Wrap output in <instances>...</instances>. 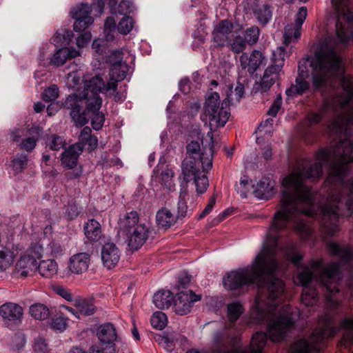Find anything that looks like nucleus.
Returning a JSON list of instances; mask_svg holds the SVG:
<instances>
[{
    "mask_svg": "<svg viewBox=\"0 0 353 353\" xmlns=\"http://www.w3.org/2000/svg\"><path fill=\"white\" fill-rule=\"evenodd\" d=\"M311 65L315 89L324 92L327 88H332L334 83L339 81L342 92L325 98L319 113L308 114L309 124L318 123L325 112L339 109L341 112L330 128L336 134L343 132V135L337 143L319 150L316 154V162L299 163L293 172L283 179L285 190L282 191L281 209L274 214L266 242L256 257H276L279 232L287 228L290 221H294V228L299 232L306 235L310 233L303 216H314V197L305 181L319 178L323 164L329 167L328 176L321 190L324 200L320 205L323 231L327 235H333L339 230V217L350 216L353 213V177L344 180L347 164L353 162V77L339 75L342 71L341 59L331 48L318 54Z\"/></svg>",
    "mask_w": 353,
    "mask_h": 353,
    "instance_id": "1",
    "label": "nucleus"
},
{
    "mask_svg": "<svg viewBox=\"0 0 353 353\" xmlns=\"http://www.w3.org/2000/svg\"><path fill=\"white\" fill-rule=\"evenodd\" d=\"M103 87V79L96 75L85 81L82 92L66 97L63 106L70 110V116L76 126L82 127L88 123L87 112H96L101 108L102 99L99 94Z\"/></svg>",
    "mask_w": 353,
    "mask_h": 353,
    "instance_id": "2",
    "label": "nucleus"
},
{
    "mask_svg": "<svg viewBox=\"0 0 353 353\" xmlns=\"http://www.w3.org/2000/svg\"><path fill=\"white\" fill-rule=\"evenodd\" d=\"M339 279V263H332L326 268H322V261H314L311 263L310 268H305L294 279V283L301 285L304 288L307 284L316 279L326 288L330 293L339 292L338 280Z\"/></svg>",
    "mask_w": 353,
    "mask_h": 353,
    "instance_id": "3",
    "label": "nucleus"
},
{
    "mask_svg": "<svg viewBox=\"0 0 353 353\" xmlns=\"http://www.w3.org/2000/svg\"><path fill=\"white\" fill-rule=\"evenodd\" d=\"M139 217L136 211L127 212L120 218L119 228L127 237L128 245L132 250L141 248L148 239L151 230L145 223L139 222Z\"/></svg>",
    "mask_w": 353,
    "mask_h": 353,
    "instance_id": "4",
    "label": "nucleus"
},
{
    "mask_svg": "<svg viewBox=\"0 0 353 353\" xmlns=\"http://www.w3.org/2000/svg\"><path fill=\"white\" fill-rule=\"evenodd\" d=\"M232 88L227 87V95L221 103L219 93H211L204 104V114L208 119L211 126L223 127L230 116V105H232Z\"/></svg>",
    "mask_w": 353,
    "mask_h": 353,
    "instance_id": "5",
    "label": "nucleus"
},
{
    "mask_svg": "<svg viewBox=\"0 0 353 353\" xmlns=\"http://www.w3.org/2000/svg\"><path fill=\"white\" fill-rule=\"evenodd\" d=\"M339 328L331 325L330 319L328 316L323 317L322 325L316 328L312 334L310 341L305 339H301L293 344L290 353H312L319 352L325 339L333 337Z\"/></svg>",
    "mask_w": 353,
    "mask_h": 353,
    "instance_id": "6",
    "label": "nucleus"
},
{
    "mask_svg": "<svg viewBox=\"0 0 353 353\" xmlns=\"http://www.w3.org/2000/svg\"><path fill=\"white\" fill-rule=\"evenodd\" d=\"M331 2L338 14L336 31L339 41L345 44L350 40L353 41V14L347 0H331Z\"/></svg>",
    "mask_w": 353,
    "mask_h": 353,
    "instance_id": "7",
    "label": "nucleus"
},
{
    "mask_svg": "<svg viewBox=\"0 0 353 353\" xmlns=\"http://www.w3.org/2000/svg\"><path fill=\"white\" fill-rule=\"evenodd\" d=\"M284 52L282 47L273 52L271 64L265 69L261 81L256 82L253 86L252 91L254 93L268 92L279 80L285 62Z\"/></svg>",
    "mask_w": 353,
    "mask_h": 353,
    "instance_id": "8",
    "label": "nucleus"
},
{
    "mask_svg": "<svg viewBox=\"0 0 353 353\" xmlns=\"http://www.w3.org/2000/svg\"><path fill=\"white\" fill-rule=\"evenodd\" d=\"M202 150L198 141H192L186 146V152L188 155L185 159L201 162L203 170H208L212 166L213 156V134L208 132L206 137L202 139Z\"/></svg>",
    "mask_w": 353,
    "mask_h": 353,
    "instance_id": "9",
    "label": "nucleus"
},
{
    "mask_svg": "<svg viewBox=\"0 0 353 353\" xmlns=\"http://www.w3.org/2000/svg\"><path fill=\"white\" fill-rule=\"evenodd\" d=\"M40 246L32 247L29 253L20 257L16 263L12 276L16 279H24L31 275L37 268V260L42 256Z\"/></svg>",
    "mask_w": 353,
    "mask_h": 353,
    "instance_id": "10",
    "label": "nucleus"
},
{
    "mask_svg": "<svg viewBox=\"0 0 353 353\" xmlns=\"http://www.w3.org/2000/svg\"><path fill=\"white\" fill-rule=\"evenodd\" d=\"M307 14V8L301 7L295 16V23L288 24L284 30V43L289 45L292 42H296L301 37V30Z\"/></svg>",
    "mask_w": 353,
    "mask_h": 353,
    "instance_id": "11",
    "label": "nucleus"
},
{
    "mask_svg": "<svg viewBox=\"0 0 353 353\" xmlns=\"http://www.w3.org/2000/svg\"><path fill=\"white\" fill-rule=\"evenodd\" d=\"M201 296L194 294L192 290L181 291L176 294L173 309L179 315L189 313L194 302L201 300Z\"/></svg>",
    "mask_w": 353,
    "mask_h": 353,
    "instance_id": "12",
    "label": "nucleus"
},
{
    "mask_svg": "<svg viewBox=\"0 0 353 353\" xmlns=\"http://www.w3.org/2000/svg\"><path fill=\"white\" fill-rule=\"evenodd\" d=\"M23 315V307L16 303L7 302L0 306V316L8 325H18Z\"/></svg>",
    "mask_w": 353,
    "mask_h": 353,
    "instance_id": "13",
    "label": "nucleus"
},
{
    "mask_svg": "<svg viewBox=\"0 0 353 353\" xmlns=\"http://www.w3.org/2000/svg\"><path fill=\"white\" fill-rule=\"evenodd\" d=\"M265 61V56L258 50H254L250 54L243 52L239 59L241 68L250 74H253Z\"/></svg>",
    "mask_w": 353,
    "mask_h": 353,
    "instance_id": "14",
    "label": "nucleus"
},
{
    "mask_svg": "<svg viewBox=\"0 0 353 353\" xmlns=\"http://www.w3.org/2000/svg\"><path fill=\"white\" fill-rule=\"evenodd\" d=\"M234 29L232 23L228 20H221L212 31V39L216 45L219 47L226 46L230 39V34Z\"/></svg>",
    "mask_w": 353,
    "mask_h": 353,
    "instance_id": "15",
    "label": "nucleus"
},
{
    "mask_svg": "<svg viewBox=\"0 0 353 353\" xmlns=\"http://www.w3.org/2000/svg\"><path fill=\"white\" fill-rule=\"evenodd\" d=\"M90 263V255L87 252H80L70 258L68 269L72 274H81L88 270Z\"/></svg>",
    "mask_w": 353,
    "mask_h": 353,
    "instance_id": "16",
    "label": "nucleus"
},
{
    "mask_svg": "<svg viewBox=\"0 0 353 353\" xmlns=\"http://www.w3.org/2000/svg\"><path fill=\"white\" fill-rule=\"evenodd\" d=\"M101 255L103 265L108 269H112L119 262L121 252L114 243H107L103 245Z\"/></svg>",
    "mask_w": 353,
    "mask_h": 353,
    "instance_id": "17",
    "label": "nucleus"
},
{
    "mask_svg": "<svg viewBox=\"0 0 353 353\" xmlns=\"http://www.w3.org/2000/svg\"><path fill=\"white\" fill-rule=\"evenodd\" d=\"M232 339L228 330L225 327L222 330L214 333L213 336V344L212 353H221L228 351L231 346Z\"/></svg>",
    "mask_w": 353,
    "mask_h": 353,
    "instance_id": "18",
    "label": "nucleus"
},
{
    "mask_svg": "<svg viewBox=\"0 0 353 353\" xmlns=\"http://www.w3.org/2000/svg\"><path fill=\"white\" fill-rule=\"evenodd\" d=\"M299 72L295 79V83L292 84L285 91L288 97H294L297 95H301L309 90L310 83L305 79L307 77V72L303 70H301L300 66L299 67Z\"/></svg>",
    "mask_w": 353,
    "mask_h": 353,
    "instance_id": "19",
    "label": "nucleus"
},
{
    "mask_svg": "<svg viewBox=\"0 0 353 353\" xmlns=\"http://www.w3.org/2000/svg\"><path fill=\"white\" fill-rule=\"evenodd\" d=\"M83 152L82 143H75L70 145L61 154V164L63 166L72 169L77 163L78 158Z\"/></svg>",
    "mask_w": 353,
    "mask_h": 353,
    "instance_id": "20",
    "label": "nucleus"
},
{
    "mask_svg": "<svg viewBox=\"0 0 353 353\" xmlns=\"http://www.w3.org/2000/svg\"><path fill=\"white\" fill-rule=\"evenodd\" d=\"M85 238L90 242H98L103 237L100 223L94 219H88L83 225Z\"/></svg>",
    "mask_w": 353,
    "mask_h": 353,
    "instance_id": "21",
    "label": "nucleus"
},
{
    "mask_svg": "<svg viewBox=\"0 0 353 353\" xmlns=\"http://www.w3.org/2000/svg\"><path fill=\"white\" fill-rule=\"evenodd\" d=\"M201 162L185 159L182 162V174L183 180L185 183H188L192 180H194L203 171L199 170Z\"/></svg>",
    "mask_w": 353,
    "mask_h": 353,
    "instance_id": "22",
    "label": "nucleus"
},
{
    "mask_svg": "<svg viewBox=\"0 0 353 353\" xmlns=\"http://www.w3.org/2000/svg\"><path fill=\"white\" fill-rule=\"evenodd\" d=\"M177 217L167 208L159 210L156 214L157 227L160 229L167 230L174 225Z\"/></svg>",
    "mask_w": 353,
    "mask_h": 353,
    "instance_id": "23",
    "label": "nucleus"
},
{
    "mask_svg": "<svg viewBox=\"0 0 353 353\" xmlns=\"http://www.w3.org/2000/svg\"><path fill=\"white\" fill-rule=\"evenodd\" d=\"M252 11L259 23L265 26L272 19L273 8L267 3H256L252 6Z\"/></svg>",
    "mask_w": 353,
    "mask_h": 353,
    "instance_id": "24",
    "label": "nucleus"
},
{
    "mask_svg": "<svg viewBox=\"0 0 353 353\" xmlns=\"http://www.w3.org/2000/svg\"><path fill=\"white\" fill-rule=\"evenodd\" d=\"M97 336L102 343L112 344L117 339V334L113 324L107 323L99 327Z\"/></svg>",
    "mask_w": 353,
    "mask_h": 353,
    "instance_id": "25",
    "label": "nucleus"
},
{
    "mask_svg": "<svg viewBox=\"0 0 353 353\" xmlns=\"http://www.w3.org/2000/svg\"><path fill=\"white\" fill-rule=\"evenodd\" d=\"M115 54L118 56L119 60L112 63L110 76L113 79L116 78L117 81H122L126 77L128 65L121 61L122 53L121 52L117 51Z\"/></svg>",
    "mask_w": 353,
    "mask_h": 353,
    "instance_id": "26",
    "label": "nucleus"
},
{
    "mask_svg": "<svg viewBox=\"0 0 353 353\" xmlns=\"http://www.w3.org/2000/svg\"><path fill=\"white\" fill-rule=\"evenodd\" d=\"M328 252L333 256H338L343 262H349L352 260L353 254L348 247L341 246L335 243L327 244Z\"/></svg>",
    "mask_w": 353,
    "mask_h": 353,
    "instance_id": "27",
    "label": "nucleus"
},
{
    "mask_svg": "<svg viewBox=\"0 0 353 353\" xmlns=\"http://www.w3.org/2000/svg\"><path fill=\"white\" fill-rule=\"evenodd\" d=\"M174 301L173 294L170 290H161L154 294L153 303L155 306L161 310L168 309Z\"/></svg>",
    "mask_w": 353,
    "mask_h": 353,
    "instance_id": "28",
    "label": "nucleus"
},
{
    "mask_svg": "<svg viewBox=\"0 0 353 353\" xmlns=\"http://www.w3.org/2000/svg\"><path fill=\"white\" fill-rule=\"evenodd\" d=\"M81 315L91 316L97 311L94 301L90 299H77L74 303Z\"/></svg>",
    "mask_w": 353,
    "mask_h": 353,
    "instance_id": "29",
    "label": "nucleus"
},
{
    "mask_svg": "<svg viewBox=\"0 0 353 353\" xmlns=\"http://www.w3.org/2000/svg\"><path fill=\"white\" fill-rule=\"evenodd\" d=\"M37 268L40 274L46 278H52L58 272L57 263L52 259L41 261Z\"/></svg>",
    "mask_w": 353,
    "mask_h": 353,
    "instance_id": "30",
    "label": "nucleus"
},
{
    "mask_svg": "<svg viewBox=\"0 0 353 353\" xmlns=\"http://www.w3.org/2000/svg\"><path fill=\"white\" fill-rule=\"evenodd\" d=\"M341 326L345 328L346 330L340 341L339 345L341 347L348 348L353 345V319H345Z\"/></svg>",
    "mask_w": 353,
    "mask_h": 353,
    "instance_id": "31",
    "label": "nucleus"
},
{
    "mask_svg": "<svg viewBox=\"0 0 353 353\" xmlns=\"http://www.w3.org/2000/svg\"><path fill=\"white\" fill-rule=\"evenodd\" d=\"M268 340L266 333L263 332H257L255 333L250 342V351L249 353H263V350Z\"/></svg>",
    "mask_w": 353,
    "mask_h": 353,
    "instance_id": "32",
    "label": "nucleus"
},
{
    "mask_svg": "<svg viewBox=\"0 0 353 353\" xmlns=\"http://www.w3.org/2000/svg\"><path fill=\"white\" fill-rule=\"evenodd\" d=\"M30 314L35 319L43 321L50 316L49 308L41 303H35L30 307Z\"/></svg>",
    "mask_w": 353,
    "mask_h": 353,
    "instance_id": "33",
    "label": "nucleus"
},
{
    "mask_svg": "<svg viewBox=\"0 0 353 353\" xmlns=\"http://www.w3.org/2000/svg\"><path fill=\"white\" fill-rule=\"evenodd\" d=\"M15 254L9 248H4L0 250V272H3L12 264Z\"/></svg>",
    "mask_w": 353,
    "mask_h": 353,
    "instance_id": "34",
    "label": "nucleus"
},
{
    "mask_svg": "<svg viewBox=\"0 0 353 353\" xmlns=\"http://www.w3.org/2000/svg\"><path fill=\"white\" fill-rule=\"evenodd\" d=\"M226 46L229 49L235 54L243 52L246 49L248 44L246 43L243 37L239 34L233 37L229 40Z\"/></svg>",
    "mask_w": 353,
    "mask_h": 353,
    "instance_id": "35",
    "label": "nucleus"
},
{
    "mask_svg": "<svg viewBox=\"0 0 353 353\" xmlns=\"http://www.w3.org/2000/svg\"><path fill=\"white\" fill-rule=\"evenodd\" d=\"M28 163L26 154H17L11 161V167L14 174H18L24 171Z\"/></svg>",
    "mask_w": 353,
    "mask_h": 353,
    "instance_id": "36",
    "label": "nucleus"
},
{
    "mask_svg": "<svg viewBox=\"0 0 353 353\" xmlns=\"http://www.w3.org/2000/svg\"><path fill=\"white\" fill-rule=\"evenodd\" d=\"M242 37L248 46L256 43L260 35V29L256 26H251L242 32Z\"/></svg>",
    "mask_w": 353,
    "mask_h": 353,
    "instance_id": "37",
    "label": "nucleus"
},
{
    "mask_svg": "<svg viewBox=\"0 0 353 353\" xmlns=\"http://www.w3.org/2000/svg\"><path fill=\"white\" fill-rule=\"evenodd\" d=\"M318 301V293L314 288L305 287L301 294V301L306 306L312 305Z\"/></svg>",
    "mask_w": 353,
    "mask_h": 353,
    "instance_id": "38",
    "label": "nucleus"
},
{
    "mask_svg": "<svg viewBox=\"0 0 353 353\" xmlns=\"http://www.w3.org/2000/svg\"><path fill=\"white\" fill-rule=\"evenodd\" d=\"M243 312L241 304L234 302L228 305L227 316L230 323H234L240 317Z\"/></svg>",
    "mask_w": 353,
    "mask_h": 353,
    "instance_id": "39",
    "label": "nucleus"
},
{
    "mask_svg": "<svg viewBox=\"0 0 353 353\" xmlns=\"http://www.w3.org/2000/svg\"><path fill=\"white\" fill-rule=\"evenodd\" d=\"M173 176V171L167 168L162 170L161 174L158 176V181L162 185H164L166 189L171 190L174 186Z\"/></svg>",
    "mask_w": 353,
    "mask_h": 353,
    "instance_id": "40",
    "label": "nucleus"
},
{
    "mask_svg": "<svg viewBox=\"0 0 353 353\" xmlns=\"http://www.w3.org/2000/svg\"><path fill=\"white\" fill-rule=\"evenodd\" d=\"M83 208L75 201L68 203L65 208V216L69 220L76 219L82 212Z\"/></svg>",
    "mask_w": 353,
    "mask_h": 353,
    "instance_id": "41",
    "label": "nucleus"
},
{
    "mask_svg": "<svg viewBox=\"0 0 353 353\" xmlns=\"http://www.w3.org/2000/svg\"><path fill=\"white\" fill-rule=\"evenodd\" d=\"M92 12V8L87 3L81 4L71 12L72 17L74 19H85V18H92L90 16Z\"/></svg>",
    "mask_w": 353,
    "mask_h": 353,
    "instance_id": "42",
    "label": "nucleus"
},
{
    "mask_svg": "<svg viewBox=\"0 0 353 353\" xmlns=\"http://www.w3.org/2000/svg\"><path fill=\"white\" fill-rule=\"evenodd\" d=\"M46 143L47 145L52 150H59L65 145V139L57 134L48 136Z\"/></svg>",
    "mask_w": 353,
    "mask_h": 353,
    "instance_id": "43",
    "label": "nucleus"
},
{
    "mask_svg": "<svg viewBox=\"0 0 353 353\" xmlns=\"http://www.w3.org/2000/svg\"><path fill=\"white\" fill-rule=\"evenodd\" d=\"M150 322L153 327L161 330L165 327L168 319L163 312H156L151 316Z\"/></svg>",
    "mask_w": 353,
    "mask_h": 353,
    "instance_id": "44",
    "label": "nucleus"
},
{
    "mask_svg": "<svg viewBox=\"0 0 353 353\" xmlns=\"http://www.w3.org/2000/svg\"><path fill=\"white\" fill-rule=\"evenodd\" d=\"M98 109L96 112H87V116L89 114L92 117L91 124L94 130H99L103 125L105 121V116L102 112H99Z\"/></svg>",
    "mask_w": 353,
    "mask_h": 353,
    "instance_id": "45",
    "label": "nucleus"
},
{
    "mask_svg": "<svg viewBox=\"0 0 353 353\" xmlns=\"http://www.w3.org/2000/svg\"><path fill=\"white\" fill-rule=\"evenodd\" d=\"M68 52L67 48L57 50L50 59V63L56 66L63 65L68 59L67 57L68 52Z\"/></svg>",
    "mask_w": 353,
    "mask_h": 353,
    "instance_id": "46",
    "label": "nucleus"
},
{
    "mask_svg": "<svg viewBox=\"0 0 353 353\" xmlns=\"http://www.w3.org/2000/svg\"><path fill=\"white\" fill-rule=\"evenodd\" d=\"M252 188V181H250L245 176L241 178L239 184L236 185V190L242 198L247 197Z\"/></svg>",
    "mask_w": 353,
    "mask_h": 353,
    "instance_id": "47",
    "label": "nucleus"
},
{
    "mask_svg": "<svg viewBox=\"0 0 353 353\" xmlns=\"http://www.w3.org/2000/svg\"><path fill=\"white\" fill-rule=\"evenodd\" d=\"M206 170H203V172L201 173L194 180L196 191L202 194L205 192L209 185L208 179L206 174L204 173Z\"/></svg>",
    "mask_w": 353,
    "mask_h": 353,
    "instance_id": "48",
    "label": "nucleus"
},
{
    "mask_svg": "<svg viewBox=\"0 0 353 353\" xmlns=\"http://www.w3.org/2000/svg\"><path fill=\"white\" fill-rule=\"evenodd\" d=\"M59 88L57 85H52L44 90L41 97L45 101H52L56 100L59 97Z\"/></svg>",
    "mask_w": 353,
    "mask_h": 353,
    "instance_id": "49",
    "label": "nucleus"
},
{
    "mask_svg": "<svg viewBox=\"0 0 353 353\" xmlns=\"http://www.w3.org/2000/svg\"><path fill=\"white\" fill-rule=\"evenodd\" d=\"M155 341L168 352H172L174 349L175 339L174 338H170L162 335H157L155 336Z\"/></svg>",
    "mask_w": 353,
    "mask_h": 353,
    "instance_id": "50",
    "label": "nucleus"
},
{
    "mask_svg": "<svg viewBox=\"0 0 353 353\" xmlns=\"http://www.w3.org/2000/svg\"><path fill=\"white\" fill-rule=\"evenodd\" d=\"M133 28V19L130 17H123L119 23L118 31L123 34H128Z\"/></svg>",
    "mask_w": 353,
    "mask_h": 353,
    "instance_id": "51",
    "label": "nucleus"
},
{
    "mask_svg": "<svg viewBox=\"0 0 353 353\" xmlns=\"http://www.w3.org/2000/svg\"><path fill=\"white\" fill-rule=\"evenodd\" d=\"M26 343V338L23 334H15L12 338V348L13 350L19 351Z\"/></svg>",
    "mask_w": 353,
    "mask_h": 353,
    "instance_id": "52",
    "label": "nucleus"
},
{
    "mask_svg": "<svg viewBox=\"0 0 353 353\" xmlns=\"http://www.w3.org/2000/svg\"><path fill=\"white\" fill-rule=\"evenodd\" d=\"M74 23V30L76 32H81L85 30L89 26L92 25L94 20L93 18H85V19H75Z\"/></svg>",
    "mask_w": 353,
    "mask_h": 353,
    "instance_id": "53",
    "label": "nucleus"
},
{
    "mask_svg": "<svg viewBox=\"0 0 353 353\" xmlns=\"http://www.w3.org/2000/svg\"><path fill=\"white\" fill-rule=\"evenodd\" d=\"M273 189V185L269 178H263L257 183V192H261L263 194L268 193Z\"/></svg>",
    "mask_w": 353,
    "mask_h": 353,
    "instance_id": "54",
    "label": "nucleus"
},
{
    "mask_svg": "<svg viewBox=\"0 0 353 353\" xmlns=\"http://www.w3.org/2000/svg\"><path fill=\"white\" fill-rule=\"evenodd\" d=\"M51 326L53 330L63 331L66 326V319L61 316L54 318Z\"/></svg>",
    "mask_w": 353,
    "mask_h": 353,
    "instance_id": "55",
    "label": "nucleus"
},
{
    "mask_svg": "<svg viewBox=\"0 0 353 353\" xmlns=\"http://www.w3.org/2000/svg\"><path fill=\"white\" fill-rule=\"evenodd\" d=\"M188 214V208L185 200L181 197L180 200L178 202V213L177 215L175 216L179 219L185 218Z\"/></svg>",
    "mask_w": 353,
    "mask_h": 353,
    "instance_id": "56",
    "label": "nucleus"
},
{
    "mask_svg": "<svg viewBox=\"0 0 353 353\" xmlns=\"http://www.w3.org/2000/svg\"><path fill=\"white\" fill-rule=\"evenodd\" d=\"M54 292L68 301L73 300V295L70 290L63 286H57L54 288Z\"/></svg>",
    "mask_w": 353,
    "mask_h": 353,
    "instance_id": "57",
    "label": "nucleus"
},
{
    "mask_svg": "<svg viewBox=\"0 0 353 353\" xmlns=\"http://www.w3.org/2000/svg\"><path fill=\"white\" fill-rule=\"evenodd\" d=\"M91 33L90 32H84L77 39V46L80 48H84L91 41Z\"/></svg>",
    "mask_w": 353,
    "mask_h": 353,
    "instance_id": "58",
    "label": "nucleus"
},
{
    "mask_svg": "<svg viewBox=\"0 0 353 353\" xmlns=\"http://www.w3.org/2000/svg\"><path fill=\"white\" fill-rule=\"evenodd\" d=\"M282 104V99L281 96H278L274 103L270 108L268 114L272 117H276Z\"/></svg>",
    "mask_w": 353,
    "mask_h": 353,
    "instance_id": "59",
    "label": "nucleus"
},
{
    "mask_svg": "<svg viewBox=\"0 0 353 353\" xmlns=\"http://www.w3.org/2000/svg\"><path fill=\"white\" fill-rule=\"evenodd\" d=\"M34 350L39 353H47L48 351V344L43 339H38L35 341Z\"/></svg>",
    "mask_w": 353,
    "mask_h": 353,
    "instance_id": "60",
    "label": "nucleus"
},
{
    "mask_svg": "<svg viewBox=\"0 0 353 353\" xmlns=\"http://www.w3.org/2000/svg\"><path fill=\"white\" fill-rule=\"evenodd\" d=\"M92 136V130L89 127H84L79 135V142L77 143H82L83 149L84 148L85 143Z\"/></svg>",
    "mask_w": 353,
    "mask_h": 353,
    "instance_id": "61",
    "label": "nucleus"
},
{
    "mask_svg": "<svg viewBox=\"0 0 353 353\" xmlns=\"http://www.w3.org/2000/svg\"><path fill=\"white\" fill-rule=\"evenodd\" d=\"M37 140L35 139L32 137H28L22 141L21 146L22 149L30 152L35 148Z\"/></svg>",
    "mask_w": 353,
    "mask_h": 353,
    "instance_id": "62",
    "label": "nucleus"
},
{
    "mask_svg": "<svg viewBox=\"0 0 353 353\" xmlns=\"http://www.w3.org/2000/svg\"><path fill=\"white\" fill-rule=\"evenodd\" d=\"M233 94L231 97L233 99L232 101L235 100L236 102H239L240 99L242 98L244 94V85L241 83H238L234 92L232 90Z\"/></svg>",
    "mask_w": 353,
    "mask_h": 353,
    "instance_id": "63",
    "label": "nucleus"
},
{
    "mask_svg": "<svg viewBox=\"0 0 353 353\" xmlns=\"http://www.w3.org/2000/svg\"><path fill=\"white\" fill-rule=\"evenodd\" d=\"M50 248L52 255L55 257L59 256L63 254V247L58 243H50Z\"/></svg>",
    "mask_w": 353,
    "mask_h": 353,
    "instance_id": "64",
    "label": "nucleus"
}]
</instances>
